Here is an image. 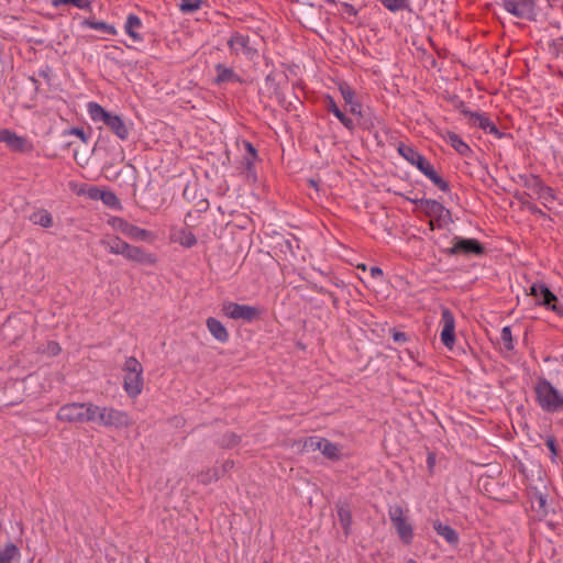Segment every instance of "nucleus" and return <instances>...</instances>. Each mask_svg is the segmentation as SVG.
I'll list each match as a JSON object with an SVG mask.
<instances>
[{
    "mask_svg": "<svg viewBox=\"0 0 563 563\" xmlns=\"http://www.w3.org/2000/svg\"><path fill=\"white\" fill-rule=\"evenodd\" d=\"M221 473L219 468H210L206 473H201L199 475V481L202 484H210L212 482H216L220 478Z\"/></svg>",
    "mask_w": 563,
    "mask_h": 563,
    "instance_id": "obj_39",
    "label": "nucleus"
},
{
    "mask_svg": "<svg viewBox=\"0 0 563 563\" xmlns=\"http://www.w3.org/2000/svg\"><path fill=\"white\" fill-rule=\"evenodd\" d=\"M0 143H5L8 147L15 152H26L31 150V144L26 139L8 129H0Z\"/></svg>",
    "mask_w": 563,
    "mask_h": 563,
    "instance_id": "obj_17",
    "label": "nucleus"
},
{
    "mask_svg": "<svg viewBox=\"0 0 563 563\" xmlns=\"http://www.w3.org/2000/svg\"><path fill=\"white\" fill-rule=\"evenodd\" d=\"M101 406L93 402H85L84 405V423H99Z\"/></svg>",
    "mask_w": 563,
    "mask_h": 563,
    "instance_id": "obj_30",
    "label": "nucleus"
},
{
    "mask_svg": "<svg viewBox=\"0 0 563 563\" xmlns=\"http://www.w3.org/2000/svg\"><path fill=\"white\" fill-rule=\"evenodd\" d=\"M142 26H143V23L136 14L130 13L126 16V20L124 23V31L134 42H141L143 40V37L140 33V30L142 29Z\"/></svg>",
    "mask_w": 563,
    "mask_h": 563,
    "instance_id": "obj_23",
    "label": "nucleus"
},
{
    "mask_svg": "<svg viewBox=\"0 0 563 563\" xmlns=\"http://www.w3.org/2000/svg\"><path fill=\"white\" fill-rule=\"evenodd\" d=\"M440 339L443 345L450 350L455 345V319L450 309L444 308L441 312Z\"/></svg>",
    "mask_w": 563,
    "mask_h": 563,
    "instance_id": "obj_11",
    "label": "nucleus"
},
{
    "mask_svg": "<svg viewBox=\"0 0 563 563\" xmlns=\"http://www.w3.org/2000/svg\"><path fill=\"white\" fill-rule=\"evenodd\" d=\"M338 514H339L342 527L344 528V530H347L350 525H351V514H350V511L347 509H345V508H340Z\"/></svg>",
    "mask_w": 563,
    "mask_h": 563,
    "instance_id": "obj_41",
    "label": "nucleus"
},
{
    "mask_svg": "<svg viewBox=\"0 0 563 563\" xmlns=\"http://www.w3.org/2000/svg\"><path fill=\"white\" fill-rule=\"evenodd\" d=\"M536 499H537L540 508H544L545 503H547L545 496H543L542 494H539V495H537Z\"/></svg>",
    "mask_w": 563,
    "mask_h": 563,
    "instance_id": "obj_49",
    "label": "nucleus"
},
{
    "mask_svg": "<svg viewBox=\"0 0 563 563\" xmlns=\"http://www.w3.org/2000/svg\"><path fill=\"white\" fill-rule=\"evenodd\" d=\"M307 451H320L327 459L339 460L342 455V446L321 437H309L303 444Z\"/></svg>",
    "mask_w": 563,
    "mask_h": 563,
    "instance_id": "obj_7",
    "label": "nucleus"
},
{
    "mask_svg": "<svg viewBox=\"0 0 563 563\" xmlns=\"http://www.w3.org/2000/svg\"><path fill=\"white\" fill-rule=\"evenodd\" d=\"M339 91L345 102L350 108V112L356 115L362 114V104L356 97L355 90L350 87L347 84L342 82L339 85Z\"/></svg>",
    "mask_w": 563,
    "mask_h": 563,
    "instance_id": "obj_21",
    "label": "nucleus"
},
{
    "mask_svg": "<svg viewBox=\"0 0 563 563\" xmlns=\"http://www.w3.org/2000/svg\"><path fill=\"white\" fill-rule=\"evenodd\" d=\"M433 529L441 536L449 544L456 545L460 541L457 532L450 526L442 523L440 520H434Z\"/></svg>",
    "mask_w": 563,
    "mask_h": 563,
    "instance_id": "obj_25",
    "label": "nucleus"
},
{
    "mask_svg": "<svg viewBox=\"0 0 563 563\" xmlns=\"http://www.w3.org/2000/svg\"><path fill=\"white\" fill-rule=\"evenodd\" d=\"M429 225H430V230H432V231L438 229L435 219H431L429 222Z\"/></svg>",
    "mask_w": 563,
    "mask_h": 563,
    "instance_id": "obj_52",
    "label": "nucleus"
},
{
    "mask_svg": "<svg viewBox=\"0 0 563 563\" xmlns=\"http://www.w3.org/2000/svg\"><path fill=\"white\" fill-rule=\"evenodd\" d=\"M445 141L461 155L471 153L470 146L454 132H446Z\"/></svg>",
    "mask_w": 563,
    "mask_h": 563,
    "instance_id": "obj_28",
    "label": "nucleus"
},
{
    "mask_svg": "<svg viewBox=\"0 0 563 563\" xmlns=\"http://www.w3.org/2000/svg\"><path fill=\"white\" fill-rule=\"evenodd\" d=\"M206 325L210 334L220 343H227L230 339V334L227 328L221 321L213 317H209L206 320Z\"/></svg>",
    "mask_w": 563,
    "mask_h": 563,
    "instance_id": "obj_22",
    "label": "nucleus"
},
{
    "mask_svg": "<svg viewBox=\"0 0 563 563\" xmlns=\"http://www.w3.org/2000/svg\"><path fill=\"white\" fill-rule=\"evenodd\" d=\"M484 253L483 245L475 239H463L455 236L453 239L452 247L446 250L449 255H481Z\"/></svg>",
    "mask_w": 563,
    "mask_h": 563,
    "instance_id": "obj_12",
    "label": "nucleus"
},
{
    "mask_svg": "<svg viewBox=\"0 0 563 563\" xmlns=\"http://www.w3.org/2000/svg\"><path fill=\"white\" fill-rule=\"evenodd\" d=\"M394 340L396 342H405L406 341V334L402 332H395L394 333Z\"/></svg>",
    "mask_w": 563,
    "mask_h": 563,
    "instance_id": "obj_47",
    "label": "nucleus"
},
{
    "mask_svg": "<svg viewBox=\"0 0 563 563\" xmlns=\"http://www.w3.org/2000/svg\"><path fill=\"white\" fill-rule=\"evenodd\" d=\"M85 402H69L63 405L57 411V419L68 423H84Z\"/></svg>",
    "mask_w": 563,
    "mask_h": 563,
    "instance_id": "obj_14",
    "label": "nucleus"
},
{
    "mask_svg": "<svg viewBox=\"0 0 563 563\" xmlns=\"http://www.w3.org/2000/svg\"><path fill=\"white\" fill-rule=\"evenodd\" d=\"M397 152L401 157H404L409 164L416 166L422 174L431 167V163L418 153L412 146L407 145L405 143H399L397 146Z\"/></svg>",
    "mask_w": 563,
    "mask_h": 563,
    "instance_id": "obj_15",
    "label": "nucleus"
},
{
    "mask_svg": "<svg viewBox=\"0 0 563 563\" xmlns=\"http://www.w3.org/2000/svg\"><path fill=\"white\" fill-rule=\"evenodd\" d=\"M325 108L329 112H331L336 119L339 115L343 114V112L340 110L338 104L335 103L334 99L331 96L325 97Z\"/></svg>",
    "mask_w": 563,
    "mask_h": 563,
    "instance_id": "obj_40",
    "label": "nucleus"
},
{
    "mask_svg": "<svg viewBox=\"0 0 563 563\" xmlns=\"http://www.w3.org/2000/svg\"><path fill=\"white\" fill-rule=\"evenodd\" d=\"M100 244L104 246L109 253L122 255L128 243L117 235H106L100 240Z\"/></svg>",
    "mask_w": 563,
    "mask_h": 563,
    "instance_id": "obj_24",
    "label": "nucleus"
},
{
    "mask_svg": "<svg viewBox=\"0 0 563 563\" xmlns=\"http://www.w3.org/2000/svg\"><path fill=\"white\" fill-rule=\"evenodd\" d=\"M93 1L95 0H52V4L55 8H58L60 5H66V4H73L76 8L81 9V10H90Z\"/></svg>",
    "mask_w": 563,
    "mask_h": 563,
    "instance_id": "obj_33",
    "label": "nucleus"
},
{
    "mask_svg": "<svg viewBox=\"0 0 563 563\" xmlns=\"http://www.w3.org/2000/svg\"><path fill=\"white\" fill-rule=\"evenodd\" d=\"M82 25L91 30L101 31L109 35H117L118 33L117 29L113 25L108 24L103 21L85 20L82 22Z\"/></svg>",
    "mask_w": 563,
    "mask_h": 563,
    "instance_id": "obj_31",
    "label": "nucleus"
},
{
    "mask_svg": "<svg viewBox=\"0 0 563 563\" xmlns=\"http://www.w3.org/2000/svg\"><path fill=\"white\" fill-rule=\"evenodd\" d=\"M32 223L41 225L43 228H51L53 225V217L45 209H37L30 216Z\"/></svg>",
    "mask_w": 563,
    "mask_h": 563,
    "instance_id": "obj_29",
    "label": "nucleus"
},
{
    "mask_svg": "<svg viewBox=\"0 0 563 563\" xmlns=\"http://www.w3.org/2000/svg\"><path fill=\"white\" fill-rule=\"evenodd\" d=\"M222 312L230 319L252 322L260 317L261 309L256 306L225 301L222 305Z\"/></svg>",
    "mask_w": 563,
    "mask_h": 563,
    "instance_id": "obj_6",
    "label": "nucleus"
},
{
    "mask_svg": "<svg viewBox=\"0 0 563 563\" xmlns=\"http://www.w3.org/2000/svg\"><path fill=\"white\" fill-rule=\"evenodd\" d=\"M202 0H180L179 10L183 13H192L201 8Z\"/></svg>",
    "mask_w": 563,
    "mask_h": 563,
    "instance_id": "obj_37",
    "label": "nucleus"
},
{
    "mask_svg": "<svg viewBox=\"0 0 563 563\" xmlns=\"http://www.w3.org/2000/svg\"><path fill=\"white\" fill-rule=\"evenodd\" d=\"M421 207L429 218L435 219L438 229L445 228L452 222L450 210L439 201L432 199L421 200Z\"/></svg>",
    "mask_w": 563,
    "mask_h": 563,
    "instance_id": "obj_8",
    "label": "nucleus"
},
{
    "mask_svg": "<svg viewBox=\"0 0 563 563\" xmlns=\"http://www.w3.org/2000/svg\"><path fill=\"white\" fill-rule=\"evenodd\" d=\"M529 295L534 297L538 305L544 306L558 314H563V309L560 306L553 303L558 300L556 296L547 287L545 284H533L530 287Z\"/></svg>",
    "mask_w": 563,
    "mask_h": 563,
    "instance_id": "obj_10",
    "label": "nucleus"
},
{
    "mask_svg": "<svg viewBox=\"0 0 563 563\" xmlns=\"http://www.w3.org/2000/svg\"><path fill=\"white\" fill-rule=\"evenodd\" d=\"M537 400L540 407L548 412L563 411V394L550 382L541 379L536 385Z\"/></svg>",
    "mask_w": 563,
    "mask_h": 563,
    "instance_id": "obj_3",
    "label": "nucleus"
},
{
    "mask_svg": "<svg viewBox=\"0 0 563 563\" xmlns=\"http://www.w3.org/2000/svg\"><path fill=\"white\" fill-rule=\"evenodd\" d=\"M87 110L93 122H103L121 140L129 137V129L121 117L108 112L97 102H89Z\"/></svg>",
    "mask_w": 563,
    "mask_h": 563,
    "instance_id": "obj_1",
    "label": "nucleus"
},
{
    "mask_svg": "<svg viewBox=\"0 0 563 563\" xmlns=\"http://www.w3.org/2000/svg\"><path fill=\"white\" fill-rule=\"evenodd\" d=\"M73 133H74L75 135H77V136H80L81 139H84V137H85V133H84V131H82V130L74 129V130H73Z\"/></svg>",
    "mask_w": 563,
    "mask_h": 563,
    "instance_id": "obj_51",
    "label": "nucleus"
},
{
    "mask_svg": "<svg viewBox=\"0 0 563 563\" xmlns=\"http://www.w3.org/2000/svg\"><path fill=\"white\" fill-rule=\"evenodd\" d=\"M108 224L113 230L121 232L126 238L134 241H145L151 236V232H148L147 230L131 224L119 217H110L108 219Z\"/></svg>",
    "mask_w": 563,
    "mask_h": 563,
    "instance_id": "obj_9",
    "label": "nucleus"
},
{
    "mask_svg": "<svg viewBox=\"0 0 563 563\" xmlns=\"http://www.w3.org/2000/svg\"><path fill=\"white\" fill-rule=\"evenodd\" d=\"M328 3H334L335 0H324Z\"/></svg>",
    "mask_w": 563,
    "mask_h": 563,
    "instance_id": "obj_56",
    "label": "nucleus"
},
{
    "mask_svg": "<svg viewBox=\"0 0 563 563\" xmlns=\"http://www.w3.org/2000/svg\"><path fill=\"white\" fill-rule=\"evenodd\" d=\"M390 12H398L401 10H409V0H378Z\"/></svg>",
    "mask_w": 563,
    "mask_h": 563,
    "instance_id": "obj_32",
    "label": "nucleus"
},
{
    "mask_svg": "<svg viewBox=\"0 0 563 563\" xmlns=\"http://www.w3.org/2000/svg\"><path fill=\"white\" fill-rule=\"evenodd\" d=\"M545 445L551 452L552 460H554L558 454L555 440L552 437H549L545 441Z\"/></svg>",
    "mask_w": 563,
    "mask_h": 563,
    "instance_id": "obj_43",
    "label": "nucleus"
},
{
    "mask_svg": "<svg viewBox=\"0 0 563 563\" xmlns=\"http://www.w3.org/2000/svg\"><path fill=\"white\" fill-rule=\"evenodd\" d=\"M388 515L400 541L406 545L411 544L415 537L413 527L402 507L398 505L389 507Z\"/></svg>",
    "mask_w": 563,
    "mask_h": 563,
    "instance_id": "obj_4",
    "label": "nucleus"
},
{
    "mask_svg": "<svg viewBox=\"0 0 563 563\" xmlns=\"http://www.w3.org/2000/svg\"><path fill=\"white\" fill-rule=\"evenodd\" d=\"M371 274H372V276H378V275L380 276V275H383V271L379 267H372Z\"/></svg>",
    "mask_w": 563,
    "mask_h": 563,
    "instance_id": "obj_50",
    "label": "nucleus"
},
{
    "mask_svg": "<svg viewBox=\"0 0 563 563\" xmlns=\"http://www.w3.org/2000/svg\"><path fill=\"white\" fill-rule=\"evenodd\" d=\"M99 200L112 209L121 208L120 199L112 191L102 190L101 195H99Z\"/></svg>",
    "mask_w": 563,
    "mask_h": 563,
    "instance_id": "obj_36",
    "label": "nucleus"
},
{
    "mask_svg": "<svg viewBox=\"0 0 563 563\" xmlns=\"http://www.w3.org/2000/svg\"><path fill=\"white\" fill-rule=\"evenodd\" d=\"M143 366L135 357H129L123 366V388L129 397L136 398L143 390Z\"/></svg>",
    "mask_w": 563,
    "mask_h": 563,
    "instance_id": "obj_2",
    "label": "nucleus"
},
{
    "mask_svg": "<svg viewBox=\"0 0 563 563\" xmlns=\"http://www.w3.org/2000/svg\"><path fill=\"white\" fill-rule=\"evenodd\" d=\"M465 117L472 125L478 126L487 133L495 134L500 137V133L494 122L489 120L484 113L464 111Z\"/></svg>",
    "mask_w": 563,
    "mask_h": 563,
    "instance_id": "obj_18",
    "label": "nucleus"
},
{
    "mask_svg": "<svg viewBox=\"0 0 563 563\" xmlns=\"http://www.w3.org/2000/svg\"><path fill=\"white\" fill-rule=\"evenodd\" d=\"M102 190L97 188V187H91L89 188V190L87 191V195L89 198L91 199H95V200H99V195H101Z\"/></svg>",
    "mask_w": 563,
    "mask_h": 563,
    "instance_id": "obj_44",
    "label": "nucleus"
},
{
    "mask_svg": "<svg viewBox=\"0 0 563 563\" xmlns=\"http://www.w3.org/2000/svg\"><path fill=\"white\" fill-rule=\"evenodd\" d=\"M500 341L503 346L507 351L514 350V339L511 334V328L509 325L504 327L500 332Z\"/></svg>",
    "mask_w": 563,
    "mask_h": 563,
    "instance_id": "obj_38",
    "label": "nucleus"
},
{
    "mask_svg": "<svg viewBox=\"0 0 563 563\" xmlns=\"http://www.w3.org/2000/svg\"><path fill=\"white\" fill-rule=\"evenodd\" d=\"M169 239L173 243H178L186 249H190L197 244V238L188 228L173 227L170 229Z\"/></svg>",
    "mask_w": 563,
    "mask_h": 563,
    "instance_id": "obj_19",
    "label": "nucleus"
},
{
    "mask_svg": "<svg viewBox=\"0 0 563 563\" xmlns=\"http://www.w3.org/2000/svg\"><path fill=\"white\" fill-rule=\"evenodd\" d=\"M214 69L217 73V76H216L217 84L240 81V78L235 74V71L232 68L227 67L223 64H217Z\"/></svg>",
    "mask_w": 563,
    "mask_h": 563,
    "instance_id": "obj_27",
    "label": "nucleus"
},
{
    "mask_svg": "<svg viewBox=\"0 0 563 563\" xmlns=\"http://www.w3.org/2000/svg\"><path fill=\"white\" fill-rule=\"evenodd\" d=\"M231 53L234 55H243L249 59H253L257 54V49L250 43V37L241 33H234L228 41Z\"/></svg>",
    "mask_w": 563,
    "mask_h": 563,
    "instance_id": "obj_13",
    "label": "nucleus"
},
{
    "mask_svg": "<svg viewBox=\"0 0 563 563\" xmlns=\"http://www.w3.org/2000/svg\"><path fill=\"white\" fill-rule=\"evenodd\" d=\"M99 426L104 428H129L133 424V420L126 411L101 406L100 415H99Z\"/></svg>",
    "mask_w": 563,
    "mask_h": 563,
    "instance_id": "obj_5",
    "label": "nucleus"
},
{
    "mask_svg": "<svg viewBox=\"0 0 563 563\" xmlns=\"http://www.w3.org/2000/svg\"><path fill=\"white\" fill-rule=\"evenodd\" d=\"M233 467V462L232 461H227L223 463L222 465V470L220 471L221 475L225 472H228L229 470H231Z\"/></svg>",
    "mask_w": 563,
    "mask_h": 563,
    "instance_id": "obj_48",
    "label": "nucleus"
},
{
    "mask_svg": "<svg viewBox=\"0 0 563 563\" xmlns=\"http://www.w3.org/2000/svg\"><path fill=\"white\" fill-rule=\"evenodd\" d=\"M423 175L426 177H428L435 186L439 187V189L445 191L449 189V185L445 180H443L439 175L438 173L435 172V169L433 168V166L429 167L424 173Z\"/></svg>",
    "mask_w": 563,
    "mask_h": 563,
    "instance_id": "obj_34",
    "label": "nucleus"
},
{
    "mask_svg": "<svg viewBox=\"0 0 563 563\" xmlns=\"http://www.w3.org/2000/svg\"><path fill=\"white\" fill-rule=\"evenodd\" d=\"M239 442V437L235 435V434H230L228 437V441L223 442V444L230 446V445H234Z\"/></svg>",
    "mask_w": 563,
    "mask_h": 563,
    "instance_id": "obj_46",
    "label": "nucleus"
},
{
    "mask_svg": "<svg viewBox=\"0 0 563 563\" xmlns=\"http://www.w3.org/2000/svg\"><path fill=\"white\" fill-rule=\"evenodd\" d=\"M246 148H247V151H249L251 154H253V155H255V154H256L255 148L252 146V144H251V143H246Z\"/></svg>",
    "mask_w": 563,
    "mask_h": 563,
    "instance_id": "obj_53",
    "label": "nucleus"
},
{
    "mask_svg": "<svg viewBox=\"0 0 563 563\" xmlns=\"http://www.w3.org/2000/svg\"><path fill=\"white\" fill-rule=\"evenodd\" d=\"M338 120L350 131H353L355 128V124L353 120L349 117H346L344 113L339 115Z\"/></svg>",
    "mask_w": 563,
    "mask_h": 563,
    "instance_id": "obj_42",
    "label": "nucleus"
},
{
    "mask_svg": "<svg viewBox=\"0 0 563 563\" xmlns=\"http://www.w3.org/2000/svg\"><path fill=\"white\" fill-rule=\"evenodd\" d=\"M406 563H417V562L412 559H409Z\"/></svg>",
    "mask_w": 563,
    "mask_h": 563,
    "instance_id": "obj_55",
    "label": "nucleus"
},
{
    "mask_svg": "<svg viewBox=\"0 0 563 563\" xmlns=\"http://www.w3.org/2000/svg\"><path fill=\"white\" fill-rule=\"evenodd\" d=\"M504 9L517 18H528L533 13V0H503Z\"/></svg>",
    "mask_w": 563,
    "mask_h": 563,
    "instance_id": "obj_16",
    "label": "nucleus"
},
{
    "mask_svg": "<svg viewBox=\"0 0 563 563\" xmlns=\"http://www.w3.org/2000/svg\"><path fill=\"white\" fill-rule=\"evenodd\" d=\"M47 350L51 355H57L60 352L59 345L55 342H49L47 345Z\"/></svg>",
    "mask_w": 563,
    "mask_h": 563,
    "instance_id": "obj_45",
    "label": "nucleus"
},
{
    "mask_svg": "<svg viewBox=\"0 0 563 563\" xmlns=\"http://www.w3.org/2000/svg\"><path fill=\"white\" fill-rule=\"evenodd\" d=\"M345 8L350 11V12H353L354 14L356 13V11L354 10L353 5L349 4V3H344Z\"/></svg>",
    "mask_w": 563,
    "mask_h": 563,
    "instance_id": "obj_54",
    "label": "nucleus"
},
{
    "mask_svg": "<svg viewBox=\"0 0 563 563\" xmlns=\"http://www.w3.org/2000/svg\"><path fill=\"white\" fill-rule=\"evenodd\" d=\"M129 261L136 262L140 264L152 265L155 263V256L151 253L145 252L139 246L126 244L124 253L122 254Z\"/></svg>",
    "mask_w": 563,
    "mask_h": 563,
    "instance_id": "obj_20",
    "label": "nucleus"
},
{
    "mask_svg": "<svg viewBox=\"0 0 563 563\" xmlns=\"http://www.w3.org/2000/svg\"><path fill=\"white\" fill-rule=\"evenodd\" d=\"M21 558L19 548L12 542L7 543L0 550V563H18Z\"/></svg>",
    "mask_w": 563,
    "mask_h": 563,
    "instance_id": "obj_26",
    "label": "nucleus"
},
{
    "mask_svg": "<svg viewBox=\"0 0 563 563\" xmlns=\"http://www.w3.org/2000/svg\"><path fill=\"white\" fill-rule=\"evenodd\" d=\"M423 175L426 177H428L435 186L439 187V189L445 191L449 189V185L445 180H443L439 175L438 173L435 172V169L433 168V166L429 167L424 173Z\"/></svg>",
    "mask_w": 563,
    "mask_h": 563,
    "instance_id": "obj_35",
    "label": "nucleus"
}]
</instances>
